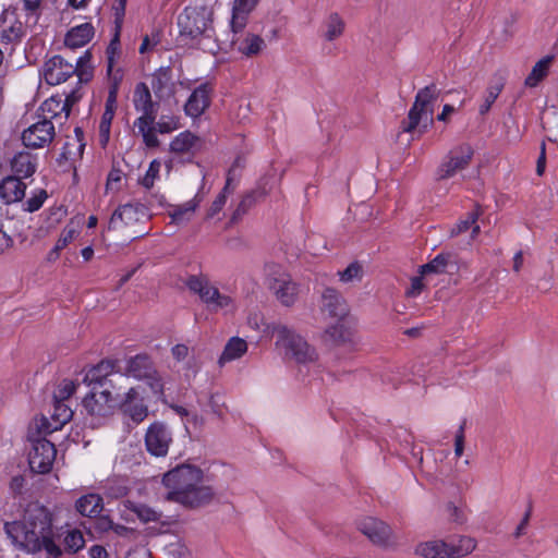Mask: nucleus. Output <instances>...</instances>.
Here are the masks:
<instances>
[{
    "mask_svg": "<svg viewBox=\"0 0 558 558\" xmlns=\"http://www.w3.org/2000/svg\"><path fill=\"white\" fill-rule=\"evenodd\" d=\"M53 513L38 501L29 502L22 520L5 522L3 530L20 550L37 554L43 549L49 557L60 558L62 549L53 538Z\"/></svg>",
    "mask_w": 558,
    "mask_h": 558,
    "instance_id": "obj_1",
    "label": "nucleus"
},
{
    "mask_svg": "<svg viewBox=\"0 0 558 558\" xmlns=\"http://www.w3.org/2000/svg\"><path fill=\"white\" fill-rule=\"evenodd\" d=\"M439 95L440 89L434 83L421 88L407 119H403L400 123L402 132L411 133L417 129L420 134H424L432 128L434 125V104Z\"/></svg>",
    "mask_w": 558,
    "mask_h": 558,
    "instance_id": "obj_2",
    "label": "nucleus"
},
{
    "mask_svg": "<svg viewBox=\"0 0 558 558\" xmlns=\"http://www.w3.org/2000/svg\"><path fill=\"white\" fill-rule=\"evenodd\" d=\"M214 12L206 5L186 7L178 16L180 38L197 40L215 37Z\"/></svg>",
    "mask_w": 558,
    "mask_h": 558,
    "instance_id": "obj_3",
    "label": "nucleus"
},
{
    "mask_svg": "<svg viewBox=\"0 0 558 558\" xmlns=\"http://www.w3.org/2000/svg\"><path fill=\"white\" fill-rule=\"evenodd\" d=\"M475 547L474 538L461 536L457 544L444 539L422 542L415 547L414 553L424 558H462L471 554Z\"/></svg>",
    "mask_w": 558,
    "mask_h": 558,
    "instance_id": "obj_4",
    "label": "nucleus"
},
{
    "mask_svg": "<svg viewBox=\"0 0 558 558\" xmlns=\"http://www.w3.org/2000/svg\"><path fill=\"white\" fill-rule=\"evenodd\" d=\"M203 470L196 465L183 463L163 474L162 484L169 492H185L203 482Z\"/></svg>",
    "mask_w": 558,
    "mask_h": 558,
    "instance_id": "obj_5",
    "label": "nucleus"
},
{
    "mask_svg": "<svg viewBox=\"0 0 558 558\" xmlns=\"http://www.w3.org/2000/svg\"><path fill=\"white\" fill-rule=\"evenodd\" d=\"M278 340L281 341L287 350L298 363L314 362L317 359L315 348L310 345L301 336L294 333L284 325L275 328Z\"/></svg>",
    "mask_w": 558,
    "mask_h": 558,
    "instance_id": "obj_6",
    "label": "nucleus"
},
{
    "mask_svg": "<svg viewBox=\"0 0 558 558\" xmlns=\"http://www.w3.org/2000/svg\"><path fill=\"white\" fill-rule=\"evenodd\" d=\"M215 497L216 492L211 486L199 483L185 492H168L166 498L187 509H199L209 506Z\"/></svg>",
    "mask_w": 558,
    "mask_h": 558,
    "instance_id": "obj_7",
    "label": "nucleus"
},
{
    "mask_svg": "<svg viewBox=\"0 0 558 558\" xmlns=\"http://www.w3.org/2000/svg\"><path fill=\"white\" fill-rule=\"evenodd\" d=\"M147 452L156 458H163L168 454L172 444V433L162 421H155L149 424L144 437Z\"/></svg>",
    "mask_w": 558,
    "mask_h": 558,
    "instance_id": "obj_8",
    "label": "nucleus"
},
{
    "mask_svg": "<svg viewBox=\"0 0 558 558\" xmlns=\"http://www.w3.org/2000/svg\"><path fill=\"white\" fill-rule=\"evenodd\" d=\"M32 442V450L28 454V464L32 472L47 474L51 471L57 456L54 445L48 439H28Z\"/></svg>",
    "mask_w": 558,
    "mask_h": 558,
    "instance_id": "obj_9",
    "label": "nucleus"
},
{
    "mask_svg": "<svg viewBox=\"0 0 558 558\" xmlns=\"http://www.w3.org/2000/svg\"><path fill=\"white\" fill-rule=\"evenodd\" d=\"M190 291L198 294L201 300L207 305H215V308H223L230 305L231 298L221 294L216 287L210 286L206 276L191 275L185 282Z\"/></svg>",
    "mask_w": 558,
    "mask_h": 558,
    "instance_id": "obj_10",
    "label": "nucleus"
},
{
    "mask_svg": "<svg viewBox=\"0 0 558 558\" xmlns=\"http://www.w3.org/2000/svg\"><path fill=\"white\" fill-rule=\"evenodd\" d=\"M134 107L143 114L136 119L134 125L143 130V126L154 125L157 118L159 104L151 99L149 87L146 83L136 84L133 97Z\"/></svg>",
    "mask_w": 558,
    "mask_h": 558,
    "instance_id": "obj_11",
    "label": "nucleus"
},
{
    "mask_svg": "<svg viewBox=\"0 0 558 558\" xmlns=\"http://www.w3.org/2000/svg\"><path fill=\"white\" fill-rule=\"evenodd\" d=\"M474 155L472 146L468 143L453 147L447 155L446 160L437 170V179L445 180L453 177L459 170L465 169Z\"/></svg>",
    "mask_w": 558,
    "mask_h": 558,
    "instance_id": "obj_12",
    "label": "nucleus"
},
{
    "mask_svg": "<svg viewBox=\"0 0 558 558\" xmlns=\"http://www.w3.org/2000/svg\"><path fill=\"white\" fill-rule=\"evenodd\" d=\"M357 530L365 535L373 545L387 548L392 536L391 527L384 521L366 517L356 523Z\"/></svg>",
    "mask_w": 558,
    "mask_h": 558,
    "instance_id": "obj_13",
    "label": "nucleus"
},
{
    "mask_svg": "<svg viewBox=\"0 0 558 558\" xmlns=\"http://www.w3.org/2000/svg\"><path fill=\"white\" fill-rule=\"evenodd\" d=\"M82 403L87 414L92 416L107 417L113 414V410L117 408L118 402L112 397L109 388H105L97 393L94 387L93 390L84 397Z\"/></svg>",
    "mask_w": 558,
    "mask_h": 558,
    "instance_id": "obj_14",
    "label": "nucleus"
},
{
    "mask_svg": "<svg viewBox=\"0 0 558 558\" xmlns=\"http://www.w3.org/2000/svg\"><path fill=\"white\" fill-rule=\"evenodd\" d=\"M73 63L66 61L62 56L56 54L48 59L40 71L48 85H59L68 81L76 72Z\"/></svg>",
    "mask_w": 558,
    "mask_h": 558,
    "instance_id": "obj_15",
    "label": "nucleus"
},
{
    "mask_svg": "<svg viewBox=\"0 0 558 558\" xmlns=\"http://www.w3.org/2000/svg\"><path fill=\"white\" fill-rule=\"evenodd\" d=\"M117 408L123 415L130 417L134 424L142 423L149 414L148 407L136 387H131L125 392L124 397L118 401Z\"/></svg>",
    "mask_w": 558,
    "mask_h": 558,
    "instance_id": "obj_16",
    "label": "nucleus"
},
{
    "mask_svg": "<svg viewBox=\"0 0 558 558\" xmlns=\"http://www.w3.org/2000/svg\"><path fill=\"white\" fill-rule=\"evenodd\" d=\"M54 137V126L50 119L44 117L43 120L32 124L22 133V142L28 148H41L50 143Z\"/></svg>",
    "mask_w": 558,
    "mask_h": 558,
    "instance_id": "obj_17",
    "label": "nucleus"
},
{
    "mask_svg": "<svg viewBox=\"0 0 558 558\" xmlns=\"http://www.w3.org/2000/svg\"><path fill=\"white\" fill-rule=\"evenodd\" d=\"M113 373H121L119 361L112 359H102L99 363L90 366L87 369L83 381L88 386L99 385L100 387H105L109 385L111 388H113L114 386L112 385V380L108 379V377Z\"/></svg>",
    "mask_w": 558,
    "mask_h": 558,
    "instance_id": "obj_18",
    "label": "nucleus"
},
{
    "mask_svg": "<svg viewBox=\"0 0 558 558\" xmlns=\"http://www.w3.org/2000/svg\"><path fill=\"white\" fill-rule=\"evenodd\" d=\"M148 216V208L144 204L128 203L120 205L111 215L109 229L116 228L118 220H121L125 226H130Z\"/></svg>",
    "mask_w": 558,
    "mask_h": 558,
    "instance_id": "obj_19",
    "label": "nucleus"
},
{
    "mask_svg": "<svg viewBox=\"0 0 558 558\" xmlns=\"http://www.w3.org/2000/svg\"><path fill=\"white\" fill-rule=\"evenodd\" d=\"M213 86L206 82L197 86L190 95L184 111L192 118L201 117L204 111L210 106V94Z\"/></svg>",
    "mask_w": 558,
    "mask_h": 558,
    "instance_id": "obj_20",
    "label": "nucleus"
},
{
    "mask_svg": "<svg viewBox=\"0 0 558 558\" xmlns=\"http://www.w3.org/2000/svg\"><path fill=\"white\" fill-rule=\"evenodd\" d=\"M155 364L150 356L145 353L136 354L126 360V366L124 371L121 369V375L126 377H133L142 380L148 377L149 374H155Z\"/></svg>",
    "mask_w": 558,
    "mask_h": 558,
    "instance_id": "obj_21",
    "label": "nucleus"
},
{
    "mask_svg": "<svg viewBox=\"0 0 558 558\" xmlns=\"http://www.w3.org/2000/svg\"><path fill=\"white\" fill-rule=\"evenodd\" d=\"M60 417L57 420L49 421L46 416H41L39 423L35 424V427H29L27 433V439H46L47 435L52 434L56 430H59L70 421V416L66 413V410L62 409V413H58Z\"/></svg>",
    "mask_w": 558,
    "mask_h": 558,
    "instance_id": "obj_22",
    "label": "nucleus"
},
{
    "mask_svg": "<svg viewBox=\"0 0 558 558\" xmlns=\"http://www.w3.org/2000/svg\"><path fill=\"white\" fill-rule=\"evenodd\" d=\"M26 184L15 175H9L0 182V198L4 204L20 202L25 196Z\"/></svg>",
    "mask_w": 558,
    "mask_h": 558,
    "instance_id": "obj_23",
    "label": "nucleus"
},
{
    "mask_svg": "<svg viewBox=\"0 0 558 558\" xmlns=\"http://www.w3.org/2000/svg\"><path fill=\"white\" fill-rule=\"evenodd\" d=\"M322 307L331 317L343 318L348 307L342 295L333 288H326L322 294Z\"/></svg>",
    "mask_w": 558,
    "mask_h": 558,
    "instance_id": "obj_24",
    "label": "nucleus"
},
{
    "mask_svg": "<svg viewBox=\"0 0 558 558\" xmlns=\"http://www.w3.org/2000/svg\"><path fill=\"white\" fill-rule=\"evenodd\" d=\"M457 270V262L453 260V255L450 253H440L420 267V274L422 276H428L430 274H452Z\"/></svg>",
    "mask_w": 558,
    "mask_h": 558,
    "instance_id": "obj_25",
    "label": "nucleus"
},
{
    "mask_svg": "<svg viewBox=\"0 0 558 558\" xmlns=\"http://www.w3.org/2000/svg\"><path fill=\"white\" fill-rule=\"evenodd\" d=\"M95 35V27L92 23H83L68 31L64 37V45L75 49L88 44Z\"/></svg>",
    "mask_w": 558,
    "mask_h": 558,
    "instance_id": "obj_26",
    "label": "nucleus"
},
{
    "mask_svg": "<svg viewBox=\"0 0 558 558\" xmlns=\"http://www.w3.org/2000/svg\"><path fill=\"white\" fill-rule=\"evenodd\" d=\"M75 509L84 517L94 518L104 509L102 497L98 494H87L80 497L75 502Z\"/></svg>",
    "mask_w": 558,
    "mask_h": 558,
    "instance_id": "obj_27",
    "label": "nucleus"
},
{
    "mask_svg": "<svg viewBox=\"0 0 558 558\" xmlns=\"http://www.w3.org/2000/svg\"><path fill=\"white\" fill-rule=\"evenodd\" d=\"M266 194V190L260 186L246 192L233 211L230 222H238L256 204V202L264 198Z\"/></svg>",
    "mask_w": 558,
    "mask_h": 558,
    "instance_id": "obj_28",
    "label": "nucleus"
},
{
    "mask_svg": "<svg viewBox=\"0 0 558 558\" xmlns=\"http://www.w3.org/2000/svg\"><path fill=\"white\" fill-rule=\"evenodd\" d=\"M326 335L332 340L338 348L345 347L350 351L354 349L353 331L342 322H338L326 330Z\"/></svg>",
    "mask_w": 558,
    "mask_h": 558,
    "instance_id": "obj_29",
    "label": "nucleus"
},
{
    "mask_svg": "<svg viewBox=\"0 0 558 558\" xmlns=\"http://www.w3.org/2000/svg\"><path fill=\"white\" fill-rule=\"evenodd\" d=\"M272 289L277 299L284 306H291L298 296V284L284 279H276Z\"/></svg>",
    "mask_w": 558,
    "mask_h": 558,
    "instance_id": "obj_30",
    "label": "nucleus"
},
{
    "mask_svg": "<svg viewBox=\"0 0 558 558\" xmlns=\"http://www.w3.org/2000/svg\"><path fill=\"white\" fill-rule=\"evenodd\" d=\"M506 78L501 74H495L490 84L486 89V96L484 102L480 106V114L485 116L492 108L493 104L498 98L499 94L504 89Z\"/></svg>",
    "mask_w": 558,
    "mask_h": 558,
    "instance_id": "obj_31",
    "label": "nucleus"
},
{
    "mask_svg": "<svg viewBox=\"0 0 558 558\" xmlns=\"http://www.w3.org/2000/svg\"><path fill=\"white\" fill-rule=\"evenodd\" d=\"M554 61V56L548 54L542 58L539 61L535 63L532 68L531 73L526 76L524 81V85L527 87H535L542 82L549 72V68Z\"/></svg>",
    "mask_w": 558,
    "mask_h": 558,
    "instance_id": "obj_32",
    "label": "nucleus"
},
{
    "mask_svg": "<svg viewBox=\"0 0 558 558\" xmlns=\"http://www.w3.org/2000/svg\"><path fill=\"white\" fill-rule=\"evenodd\" d=\"M247 351V343L244 339L232 337L229 339L219 357V364L240 359Z\"/></svg>",
    "mask_w": 558,
    "mask_h": 558,
    "instance_id": "obj_33",
    "label": "nucleus"
},
{
    "mask_svg": "<svg viewBox=\"0 0 558 558\" xmlns=\"http://www.w3.org/2000/svg\"><path fill=\"white\" fill-rule=\"evenodd\" d=\"M265 47V40L259 35L248 33L239 41L238 50L242 54L251 58L260 53Z\"/></svg>",
    "mask_w": 558,
    "mask_h": 558,
    "instance_id": "obj_34",
    "label": "nucleus"
},
{
    "mask_svg": "<svg viewBox=\"0 0 558 558\" xmlns=\"http://www.w3.org/2000/svg\"><path fill=\"white\" fill-rule=\"evenodd\" d=\"M11 167L14 173L23 178L32 177L36 171V163L32 160L29 153H19L11 161Z\"/></svg>",
    "mask_w": 558,
    "mask_h": 558,
    "instance_id": "obj_35",
    "label": "nucleus"
},
{
    "mask_svg": "<svg viewBox=\"0 0 558 558\" xmlns=\"http://www.w3.org/2000/svg\"><path fill=\"white\" fill-rule=\"evenodd\" d=\"M198 142L199 137L191 131L181 132L170 143V151L174 154L189 153Z\"/></svg>",
    "mask_w": 558,
    "mask_h": 558,
    "instance_id": "obj_36",
    "label": "nucleus"
},
{
    "mask_svg": "<svg viewBox=\"0 0 558 558\" xmlns=\"http://www.w3.org/2000/svg\"><path fill=\"white\" fill-rule=\"evenodd\" d=\"M92 58L93 54L88 49L77 59L76 63L73 64V68L77 69L74 74L77 75L78 83H88L92 81L94 76V68L89 65Z\"/></svg>",
    "mask_w": 558,
    "mask_h": 558,
    "instance_id": "obj_37",
    "label": "nucleus"
},
{
    "mask_svg": "<svg viewBox=\"0 0 558 558\" xmlns=\"http://www.w3.org/2000/svg\"><path fill=\"white\" fill-rule=\"evenodd\" d=\"M201 199H197L195 196L194 199L186 202L183 205H178L170 213V217L173 223L180 225L182 222L189 221L190 216L195 211L198 207Z\"/></svg>",
    "mask_w": 558,
    "mask_h": 558,
    "instance_id": "obj_38",
    "label": "nucleus"
},
{
    "mask_svg": "<svg viewBox=\"0 0 558 558\" xmlns=\"http://www.w3.org/2000/svg\"><path fill=\"white\" fill-rule=\"evenodd\" d=\"M482 207L480 204H474V209L466 214L464 219H461L450 231L451 236H457L468 230L477 221L482 215Z\"/></svg>",
    "mask_w": 558,
    "mask_h": 558,
    "instance_id": "obj_39",
    "label": "nucleus"
},
{
    "mask_svg": "<svg viewBox=\"0 0 558 558\" xmlns=\"http://www.w3.org/2000/svg\"><path fill=\"white\" fill-rule=\"evenodd\" d=\"M82 525L90 534L95 532L99 535H102L112 530L113 521L109 515H102L99 513L97 514V517L90 518L88 526L85 523H83Z\"/></svg>",
    "mask_w": 558,
    "mask_h": 558,
    "instance_id": "obj_40",
    "label": "nucleus"
},
{
    "mask_svg": "<svg viewBox=\"0 0 558 558\" xmlns=\"http://www.w3.org/2000/svg\"><path fill=\"white\" fill-rule=\"evenodd\" d=\"M64 550L76 554L85 546V538L78 529L69 530L63 538Z\"/></svg>",
    "mask_w": 558,
    "mask_h": 558,
    "instance_id": "obj_41",
    "label": "nucleus"
},
{
    "mask_svg": "<svg viewBox=\"0 0 558 558\" xmlns=\"http://www.w3.org/2000/svg\"><path fill=\"white\" fill-rule=\"evenodd\" d=\"M171 81V69L169 66L159 68L154 74L151 80V88L156 96H160L163 89Z\"/></svg>",
    "mask_w": 558,
    "mask_h": 558,
    "instance_id": "obj_42",
    "label": "nucleus"
},
{
    "mask_svg": "<svg viewBox=\"0 0 558 558\" xmlns=\"http://www.w3.org/2000/svg\"><path fill=\"white\" fill-rule=\"evenodd\" d=\"M251 12L252 11L247 10V9H243V8L235 7V5L232 7V16H231V21H230V26H231V32L233 33V36L241 33L245 28V26L247 24L248 14Z\"/></svg>",
    "mask_w": 558,
    "mask_h": 558,
    "instance_id": "obj_43",
    "label": "nucleus"
},
{
    "mask_svg": "<svg viewBox=\"0 0 558 558\" xmlns=\"http://www.w3.org/2000/svg\"><path fill=\"white\" fill-rule=\"evenodd\" d=\"M143 380L150 388L151 392L157 397L159 401H161L163 404H168L167 398L165 396L163 380L157 369H155V374H149L148 377Z\"/></svg>",
    "mask_w": 558,
    "mask_h": 558,
    "instance_id": "obj_44",
    "label": "nucleus"
},
{
    "mask_svg": "<svg viewBox=\"0 0 558 558\" xmlns=\"http://www.w3.org/2000/svg\"><path fill=\"white\" fill-rule=\"evenodd\" d=\"M107 75H111L116 63V57L120 54V29L116 28V33L111 38L107 50Z\"/></svg>",
    "mask_w": 558,
    "mask_h": 558,
    "instance_id": "obj_45",
    "label": "nucleus"
},
{
    "mask_svg": "<svg viewBox=\"0 0 558 558\" xmlns=\"http://www.w3.org/2000/svg\"><path fill=\"white\" fill-rule=\"evenodd\" d=\"M43 112L49 113L50 117L48 119H54L60 116L62 112L65 113V107L62 105V97L59 95L51 96L46 99L39 108Z\"/></svg>",
    "mask_w": 558,
    "mask_h": 558,
    "instance_id": "obj_46",
    "label": "nucleus"
},
{
    "mask_svg": "<svg viewBox=\"0 0 558 558\" xmlns=\"http://www.w3.org/2000/svg\"><path fill=\"white\" fill-rule=\"evenodd\" d=\"M130 507H128L132 512L136 513L137 518L144 522H155L159 520V514L146 505H136L134 502L129 501Z\"/></svg>",
    "mask_w": 558,
    "mask_h": 558,
    "instance_id": "obj_47",
    "label": "nucleus"
},
{
    "mask_svg": "<svg viewBox=\"0 0 558 558\" xmlns=\"http://www.w3.org/2000/svg\"><path fill=\"white\" fill-rule=\"evenodd\" d=\"M344 29V22L338 13H331L328 21V29L326 32V39L329 41L335 40L342 35Z\"/></svg>",
    "mask_w": 558,
    "mask_h": 558,
    "instance_id": "obj_48",
    "label": "nucleus"
},
{
    "mask_svg": "<svg viewBox=\"0 0 558 558\" xmlns=\"http://www.w3.org/2000/svg\"><path fill=\"white\" fill-rule=\"evenodd\" d=\"M339 276L340 280L343 282L361 280L363 277V267L359 262H352L344 270L339 271Z\"/></svg>",
    "mask_w": 558,
    "mask_h": 558,
    "instance_id": "obj_49",
    "label": "nucleus"
},
{
    "mask_svg": "<svg viewBox=\"0 0 558 558\" xmlns=\"http://www.w3.org/2000/svg\"><path fill=\"white\" fill-rule=\"evenodd\" d=\"M110 80L109 90H108V97L109 101L111 102L113 99L118 98V93L120 88V84L123 78V72L121 69H117L114 72H111V75H108Z\"/></svg>",
    "mask_w": 558,
    "mask_h": 558,
    "instance_id": "obj_50",
    "label": "nucleus"
},
{
    "mask_svg": "<svg viewBox=\"0 0 558 558\" xmlns=\"http://www.w3.org/2000/svg\"><path fill=\"white\" fill-rule=\"evenodd\" d=\"M138 132L142 134L143 142L148 148H156L160 145V142L156 136L157 130L154 125L143 126V130L138 129Z\"/></svg>",
    "mask_w": 558,
    "mask_h": 558,
    "instance_id": "obj_51",
    "label": "nucleus"
},
{
    "mask_svg": "<svg viewBox=\"0 0 558 558\" xmlns=\"http://www.w3.org/2000/svg\"><path fill=\"white\" fill-rule=\"evenodd\" d=\"M159 170H160V162L157 159H154L150 162V165L146 171V174L141 180V184L146 189H150L154 185V180L158 177Z\"/></svg>",
    "mask_w": 558,
    "mask_h": 558,
    "instance_id": "obj_52",
    "label": "nucleus"
},
{
    "mask_svg": "<svg viewBox=\"0 0 558 558\" xmlns=\"http://www.w3.org/2000/svg\"><path fill=\"white\" fill-rule=\"evenodd\" d=\"M48 197L47 191L40 189L37 194L33 195L31 198H28L25 203V210L28 213L37 211Z\"/></svg>",
    "mask_w": 558,
    "mask_h": 558,
    "instance_id": "obj_53",
    "label": "nucleus"
},
{
    "mask_svg": "<svg viewBox=\"0 0 558 558\" xmlns=\"http://www.w3.org/2000/svg\"><path fill=\"white\" fill-rule=\"evenodd\" d=\"M465 427H466V420L464 418L462 423L460 424L454 438V454L457 457H461L464 451V442H465Z\"/></svg>",
    "mask_w": 558,
    "mask_h": 558,
    "instance_id": "obj_54",
    "label": "nucleus"
},
{
    "mask_svg": "<svg viewBox=\"0 0 558 558\" xmlns=\"http://www.w3.org/2000/svg\"><path fill=\"white\" fill-rule=\"evenodd\" d=\"M448 518L451 522L456 524H463L466 522L465 512L457 507L453 502H448L447 505Z\"/></svg>",
    "mask_w": 558,
    "mask_h": 558,
    "instance_id": "obj_55",
    "label": "nucleus"
},
{
    "mask_svg": "<svg viewBox=\"0 0 558 558\" xmlns=\"http://www.w3.org/2000/svg\"><path fill=\"white\" fill-rule=\"evenodd\" d=\"M155 129L160 134H168L178 129V122L174 118H168L162 116L158 122L155 121Z\"/></svg>",
    "mask_w": 558,
    "mask_h": 558,
    "instance_id": "obj_56",
    "label": "nucleus"
},
{
    "mask_svg": "<svg viewBox=\"0 0 558 558\" xmlns=\"http://www.w3.org/2000/svg\"><path fill=\"white\" fill-rule=\"evenodd\" d=\"M75 390L76 385L72 380L64 379L59 386L58 393L53 396V399L64 401L69 399L75 392Z\"/></svg>",
    "mask_w": 558,
    "mask_h": 558,
    "instance_id": "obj_57",
    "label": "nucleus"
},
{
    "mask_svg": "<svg viewBox=\"0 0 558 558\" xmlns=\"http://www.w3.org/2000/svg\"><path fill=\"white\" fill-rule=\"evenodd\" d=\"M128 0H116V3L112 5V10L114 12V25L116 28L121 29L126 8Z\"/></svg>",
    "mask_w": 558,
    "mask_h": 558,
    "instance_id": "obj_58",
    "label": "nucleus"
},
{
    "mask_svg": "<svg viewBox=\"0 0 558 558\" xmlns=\"http://www.w3.org/2000/svg\"><path fill=\"white\" fill-rule=\"evenodd\" d=\"M76 234H77V232L75 229L65 227L61 231V234H60L58 241L56 242V244L61 250H63L75 239Z\"/></svg>",
    "mask_w": 558,
    "mask_h": 558,
    "instance_id": "obj_59",
    "label": "nucleus"
},
{
    "mask_svg": "<svg viewBox=\"0 0 558 558\" xmlns=\"http://www.w3.org/2000/svg\"><path fill=\"white\" fill-rule=\"evenodd\" d=\"M116 108H117V99H113L110 102L109 98H107L106 106H105V111H104V113L101 116L100 122L104 123V124L111 125V122H112L113 117H114Z\"/></svg>",
    "mask_w": 558,
    "mask_h": 558,
    "instance_id": "obj_60",
    "label": "nucleus"
},
{
    "mask_svg": "<svg viewBox=\"0 0 558 558\" xmlns=\"http://www.w3.org/2000/svg\"><path fill=\"white\" fill-rule=\"evenodd\" d=\"M226 202H227L226 195L218 194L207 211V218L215 217L222 209Z\"/></svg>",
    "mask_w": 558,
    "mask_h": 558,
    "instance_id": "obj_61",
    "label": "nucleus"
},
{
    "mask_svg": "<svg viewBox=\"0 0 558 558\" xmlns=\"http://www.w3.org/2000/svg\"><path fill=\"white\" fill-rule=\"evenodd\" d=\"M423 277L424 276L421 275L417 277H413L411 279V288L407 291V293H405L407 296L414 298L423 291V288H424Z\"/></svg>",
    "mask_w": 558,
    "mask_h": 558,
    "instance_id": "obj_62",
    "label": "nucleus"
},
{
    "mask_svg": "<svg viewBox=\"0 0 558 558\" xmlns=\"http://www.w3.org/2000/svg\"><path fill=\"white\" fill-rule=\"evenodd\" d=\"M24 10L29 13L36 15V17L40 16L41 13V0H22Z\"/></svg>",
    "mask_w": 558,
    "mask_h": 558,
    "instance_id": "obj_63",
    "label": "nucleus"
},
{
    "mask_svg": "<svg viewBox=\"0 0 558 558\" xmlns=\"http://www.w3.org/2000/svg\"><path fill=\"white\" fill-rule=\"evenodd\" d=\"M81 98V95L77 94L76 90H72L70 94L65 96V99H62V105L65 107V119L71 113L72 107L74 104H76Z\"/></svg>",
    "mask_w": 558,
    "mask_h": 558,
    "instance_id": "obj_64",
    "label": "nucleus"
}]
</instances>
